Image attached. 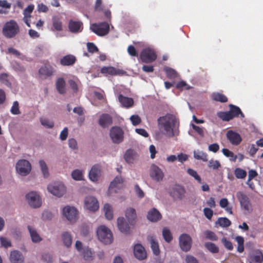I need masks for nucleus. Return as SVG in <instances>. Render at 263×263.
Masks as SVG:
<instances>
[{
	"instance_id": "69168bd1",
	"label": "nucleus",
	"mask_w": 263,
	"mask_h": 263,
	"mask_svg": "<svg viewBox=\"0 0 263 263\" xmlns=\"http://www.w3.org/2000/svg\"><path fill=\"white\" fill-rule=\"evenodd\" d=\"M87 47L88 51L91 53H93L99 50L97 47L92 43H88L87 44Z\"/></svg>"
},
{
	"instance_id": "13d9d810",
	"label": "nucleus",
	"mask_w": 263,
	"mask_h": 263,
	"mask_svg": "<svg viewBox=\"0 0 263 263\" xmlns=\"http://www.w3.org/2000/svg\"><path fill=\"white\" fill-rule=\"evenodd\" d=\"M130 120L134 126H136L141 122V119L138 115L132 116L130 118Z\"/></svg>"
},
{
	"instance_id": "aec40b11",
	"label": "nucleus",
	"mask_w": 263,
	"mask_h": 263,
	"mask_svg": "<svg viewBox=\"0 0 263 263\" xmlns=\"http://www.w3.org/2000/svg\"><path fill=\"white\" fill-rule=\"evenodd\" d=\"M101 173V166L99 164H95L91 167L89 173V178L92 181H97Z\"/></svg>"
},
{
	"instance_id": "5701e85b",
	"label": "nucleus",
	"mask_w": 263,
	"mask_h": 263,
	"mask_svg": "<svg viewBox=\"0 0 263 263\" xmlns=\"http://www.w3.org/2000/svg\"><path fill=\"white\" fill-rule=\"evenodd\" d=\"M112 123V118L107 114H102L99 120V125L103 128H105Z\"/></svg>"
},
{
	"instance_id": "9b49d317",
	"label": "nucleus",
	"mask_w": 263,
	"mask_h": 263,
	"mask_svg": "<svg viewBox=\"0 0 263 263\" xmlns=\"http://www.w3.org/2000/svg\"><path fill=\"white\" fill-rule=\"evenodd\" d=\"M149 176L153 180L159 182L163 180L164 175L162 171L158 166L153 164L151 166Z\"/></svg>"
},
{
	"instance_id": "0eeeda50",
	"label": "nucleus",
	"mask_w": 263,
	"mask_h": 263,
	"mask_svg": "<svg viewBox=\"0 0 263 263\" xmlns=\"http://www.w3.org/2000/svg\"><path fill=\"white\" fill-rule=\"evenodd\" d=\"M26 198L29 205L32 208H38L42 205L41 198L35 192H30L26 194Z\"/></svg>"
},
{
	"instance_id": "5fc2aeb1",
	"label": "nucleus",
	"mask_w": 263,
	"mask_h": 263,
	"mask_svg": "<svg viewBox=\"0 0 263 263\" xmlns=\"http://www.w3.org/2000/svg\"><path fill=\"white\" fill-rule=\"evenodd\" d=\"M213 99L214 100L217 101H220L221 102H226L227 101V98L224 95L220 93H216L213 95Z\"/></svg>"
},
{
	"instance_id": "4d7b16f0",
	"label": "nucleus",
	"mask_w": 263,
	"mask_h": 263,
	"mask_svg": "<svg viewBox=\"0 0 263 263\" xmlns=\"http://www.w3.org/2000/svg\"><path fill=\"white\" fill-rule=\"evenodd\" d=\"M102 73H108L110 75H114L115 72V68L113 67H103L101 70Z\"/></svg>"
},
{
	"instance_id": "b1692460",
	"label": "nucleus",
	"mask_w": 263,
	"mask_h": 263,
	"mask_svg": "<svg viewBox=\"0 0 263 263\" xmlns=\"http://www.w3.org/2000/svg\"><path fill=\"white\" fill-rule=\"evenodd\" d=\"M118 100L124 107L129 108L133 106L134 100L132 98L126 97L120 94L118 96Z\"/></svg>"
},
{
	"instance_id": "6e6d98bb",
	"label": "nucleus",
	"mask_w": 263,
	"mask_h": 263,
	"mask_svg": "<svg viewBox=\"0 0 263 263\" xmlns=\"http://www.w3.org/2000/svg\"><path fill=\"white\" fill-rule=\"evenodd\" d=\"M167 76L170 78H175L177 76V72L173 69L166 67L164 68Z\"/></svg>"
},
{
	"instance_id": "dca6fc26",
	"label": "nucleus",
	"mask_w": 263,
	"mask_h": 263,
	"mask_svg": "<svg viewBox=\"0 0 263 263\" xmlns=\"http://www.w3.org/2000/svg\"><path fill=\"white\" fill-rule=\"evenodd\" d=\"M226 136L230 143L234 145H238L242 141L240 135L232 130L228 131Z\"/></svg>"
},
{
	"instance_id": "a211bd4d",
	"label": "nucleus",
	"mask_w": 263,
	"mask_h": 263,
	"mask_svg": "<svg viewBox=\"0 0 263 263\" xmlns=\"http://www.w3.org/2000/svg\"><path fill=\"white\" fill-rule=\"evenodd\" d=\"M117 226L120 231L123 233L129 234L130 227L126 220L123 217H119L117 219Z\"/></svg>"
},
{
	"instance_id": "052dcab7",
	"label": "nucleus",
	"mask_w": 263,
	"mask_h": 263,
	"mask_svg": "<svg viewBox=\"0 0 263 263\" xmlns=\"http://www.w3.org/2000/svg\"><path fill=\"white\" fill-rule=\"evenodd\" d=\"M221 241L224 246L225 248L229 250H232L233 248V245L231 241L227 240L226 238L223 237L221 239Z\"/></svg>"
},
{
	"instance_id": "4468645a",
	"label": "nucleus",
	"mask_w": 263,
	"mask_h": 263,
	"mask_svg": "<svg viewBox=\"0 0 263 263\" xmlns=\"http://www.w3.org/2000/svg\"><path fill=\"white\" fill-rule=\"evenodd\" d=\"M85 206L90 211H95L99 209L98 201L95 197L87 196L84 200Z\"/></svg>"
},
{
	"instance_id": "4be33fe9",
	"label": "nucleus",
	"mask_w": 263,
	"mask_h": 263,
	"mask_svg": "<svg viewBox=\"0 0 263 263\" xmlns=\"http://www.w3.org/2000/svg\"><path fill=\"white\" fill-rule=\"evenodd\" d=\"M10 260L11 263H24V258L20 252L13 251L10 254Z\"/></svg>"
},
{
	"instance_id": "2eb2a0df",
	"label": "nucleus",
	"mask_w": 263,
	"mask_h": 263,
	"mask_svg": "<svg viewBox=\"0 0 263 263\" xmlns=\"http://www.w3.org/2000/svg\"><path fill=\"white\" fill-rule=\"evenodd\" d=\"M110 136L114 143H119L123 139L122 130L120 127H112L110 130Z\"/></svg>"
},
{
	"instance_id": "680f3d73",
	"label": "nucleus",
	"mask_w": 263,
	"mask_h": 263,
	"mask_svg": "<svg viewBox=\"0 0 263 263\" xmlns=\"http://www.w3.org/2000/svg\"><path fill=\"white\" fill-rule=\"evenodd\" d=\"M203 213L204 216L206 217V218L208 219L211 220L213 215V211L211 209L208 208H205L203 209Z\"/></svg>"
},
{
	"instance_id": "f257e3e1",
	"label": "nucleus",
	"mask_w": 263,
	"mask_h": 263,
	"mask_svg": "<svg viewBox=\"0 0 263 263\" xmlns=\"http://www.w3.org/2000/svg\"><path fill=\"white\" fill-rule=\"evenodd\" d=\"M158 127L160 132L169 137H174L177 133L179 122L176 117L171 114H167L157 119Z\"/></svg>"
},
{
	"instance_id": "7c9ffc66",
	"label": "nucleus",
	"mask_w": 263,
	"mask_h": 263,
	"mask_svg": "<svg viewBox=\"0 0 263 263\" xmlns=\"http://www.w3.org/2000/svg\"><path fill=\"white\" fill-rule=\"evenodd\" d=\"M147 239L151 243V248L154 254L156 255H158L160 253V250L159 248L158 243L155 241V239L153 236H148Z\"/></svg>"
},
{
	"instance_id": "393cba45",
	"label": "nucleus",
	"mask_w": 263,
	"mask_h": 263,
	"mask_svg": "<svg viewBox=\"0 0 263 263\" xmlns=\"http://www.w3.org/2000/svg\"><path fill=\"white\" fill-rule=\"evenodd\" d=\"M137 157V153L130 149L127 150L124 156L125 161L128 164L133 163Z\"/></svg>"
},
{
	"instance_id": "338daca9",
	"label": "nucleus",
	"mask_w": 263,
	"mask_h": 263,
	"mask_svg": "<svg viewBox=\"0 0 263 263\" xmlns=\"http://www.w3.org/2000/svg\"><path fill=\"white\" fill-rule=\"evenodd\" d=\"M42 217L44 220H50L53 218V214L51 212L46 211L43 213Z\"/></svg>"
},
{
	"instance_id": "4c0bfd02",
	"label": "nucleus",
	"mask_w": 263,
	"mask_h": 263,
	"mask_svg": "<svg viewBox=\"0 0 263 263\" xmlns=\"http://www.w3.org/2000/svg\"><path fill=\"white\" fill-rule=\"evenodd\" d=\"M39 164L44 177L47 178L49 176V173L46 162L41 160L39 161Z\"/></svg>"
},
{
	"instance_id": "cd10ccee",
	"label": "nucleus",
	"mask_w": 263,
	"mask_h": 263,
	"mask_svg": "<svg viewBox=\"0 0 263 263\" xmlns=\"http://www.w3.org/2000/svg\"><path fill=\"white\" fill-rule=\"evenodd\" d=\"M82 23L80 22H76L70 20L69 22L68 27L72 33H77L81 31Z\"/></svg>"
},
{
	"instance_id": "a18cd8bd",
	"label": "nucleus",
	"mask_w": 263,
	"mask_h": 263,
	"mask_svg": "<svg viewBox=\"0 0 263 263\" xmlns=\"http://www.w3.org/2000/svg\"><path fill=\"white\" fill-rule=\"evenodd\" d=\"M52 23H53V26L56 30H57V31L62 30V23L58 17H57L56 16L53 17H52Z\"/></svg>"
},
{
	"instance_id": "e2e57ef3",
	"label": "nucleus",
	"mask_w": 263,
	"mask_h": 263,
	"mask_svg": "<svg viewBox=\"0 0 263 263\" xmlns=\"http://www.w3.org/2000/svg\"><path fill=\"white\" fill-rule=\"evenodd\" d=\"M208 166L210 167L213 168L214 170H216L220 166V164L217 160L214 161L211 160L209 161Z\"/></svg>"
},
{
	"instance_id": "f3484780",
	"label": "nucleus",
	"mask_w": 263,
	"mask_h": 263,
	"mask_svg": "<svg viewBox=\"0 0 263 263\" xmlns=\"http://www.w3.org/2000/svg\"><path fill=\"white\" fill-rule=\"evenodd\" d=\"M134 253L136 258L139 260L145 259L146 257V253L144 248L139 243L135 245L134 248Z\"/></svg>"
},
{
	"instance_id": "58836bf2",
	"label": "nucleus",
	"mask_w": 263,
	"mask_h": 263,
	"mask_svg": "<svg viewBox=\"0 0 263 263\" xmlns=\"http://www.w3.org/2000/svg\"><path fill=\"white\" fill-rule=\"evenodd\" d=\"M231 224V222L227 218H219L215 222V224H218L222 227H228Z\"/></svg>"
},
{
	"instance_id": "79ce46f5",
	"label": "nucleus",
	"mask_w": 263,
	"mask_h": 263,
	"mask_svg": "<svg viewBox=\"0 0 263 263\" xmlns=\"http://www.w3.org/2000/svg\"><path fill=\"white\" fill-rule=\"evenodd\" d=\"M234 174L238 179H244L247 176V172L240 168H236Z\"/></svg>"
},
{
	"instance_id": "6e6552de",
	"label": "nucleus",
	"mask_w": 263,
	"mask_h": 263,
	"mask_svg": "<svg viewBox=\"0 0 263 263\" xmlns=\"http://www.w3.org/2000/svg\"><path fill=\"white\" fill-rule=\"evenodd\" d=\"M90 28L97 35L104 36L108 34L109 26L107 23L103 22L99 24H93Z\"/></svg>"
},
{
	"instance_id": "c03bdc74",
	"label": "nucleus",
	"mask_w": 263,
	"mask_h": 263,
	"mask_svg": "<svg viewBox=\"0 0 263 263\" xmlns=\"http://www.w3.org/2000/svg\"><path fill=\"white\" fill-rule=\"evenodd\" d=\"M194 157L195 159L197 160H202L203 161H207V155L202 152H197L194 151Z\"/></svg>"
},
{
	"instance_id": "bf43d9fd",
	"label": "nucleus",
	"mask_w": 263,
	"mask_h": 263,
	"mask_svg": "<svg viewBox=\"0 0 263 263\" xmlns=\"http://www.w3.org/2000/svg\"><path fill=\"white\" fill-rule=\"evenodd\" d=\"M68 145L72 149L77 150L78 149V144L76 140L74 138L69 139Z\"/></svg>"
},
{
	"instance_id": "72a5a7b5",
	"label": "nucleus",
	"mask_w": 263,
	"mask_h": 263,
	"mask_svg": "<svg viewBox=\"0 0 263 263\" xmlns=\"http://www.w3.org/2000/svg\"><path fill=\"white\" fill-rule=\"evenodd\" d=\"M39 73L41 76L44 77L50 76L52 74L53 70L52 68L50 67L45 66L41 67L39 70Z\"/></svg>"
},
{
	"instance_id": "39448f33",
	"label": "nucleus",
	"mask_w": 263,
	"mask_h": 263,
	"mask_svg": "<svg viewBox=\"0 0 263 263\" xmlns=\"http://www.w3.org/2000/svg\"><path fill=\"white\" fill-rule=\"evenodd\" d=\"M236 196L239 200L241 208L245 211V214H250L252 212L253 209L248 197L241 192H238Z\"/></svg>"
},
{
	"instance_id": "f03ea898",
	"label": "nucleus",
	"mask_w": 263,
	"mask_h": 263,
	"mask_svg": "<svg viewBox=\"0 0 263 263\" xmlns=\"http://www.w3.org/2000/svg\"><path fill=\"white\" fill-rule=\"evenodd\" d=\"M20 31L19 27L16 22L13 20L7 22L3 29L4 35L8 38L14 37Z\"/></svg>"
},
{
	"instance_id": "ea45409f",
	"label": "nucleus",
	"mask_w": 263,
	"mask_h": 263,
	"mask_svg": "<svg viewBox=\"0 0 263 263\" xmlns=\"http://www.w3.org/2000/svg\"><path fill=\"white\" fill-rule=\"evenodd\" d=\"M217 116L223 121H229L233 119L231 112L229 111L226 112H219L217 114Z\"/></svg>"
},
{
	"instance_id": "423d86ee",
	"label": "nucleus",
	"mask_w": 263,
	"mask_h": 263,
	"mask_svg": "<svg viewBox=\"0 0 263 263\" xmlns=\"http://www.w3.org/2000/svg\"><path fill=\"white\" fill-rule=\"evenodd\" d=\"M16 170L21 176H27L31 170V164L28 160H20L16 164Z\"/></svg>"
},
{
	"instance_id": "bb28decb",
	"label": "nucleus",
	"mask_w": 263,
	"mask_h": 263,
	"mask_svg": "<svg viewBox=\"0 0 263 263\" xmlns=\"http://www.w3.org/2000/svg\"><path fill=\"white\" fill-rule=\"evenodd\" d=\"M263 261V254L259 250L255 251L250 257V263H261Z\"/></svg>"
},
{
	"instance_id": "7ed1b4c3",
	"label": "nucleus",
	"mask_w": 263,
	"mask_h": 263,
	"mask_svg": "<svg viewBox=\"0 0 263 263\" xmlns=\"http://www.w3.org/2000/svg\"><path fill=\"white\" fill-rule=\"evenodd\" d=\"M99 239L105 244H110L112 242V233L109 229L104 226H100L97 230Z\"/></svg>"
},
{
	"instance_id": "09e8293b",
	"label": "nucleus",
	"mask_w": 263,
	"mask_h": 263,
	"mask_svg": "<svg viewBox=\"0 0 263 263\" xmlns=\"http://www.w3.org/2000/svg\"><path fill=\"white\" fill-rule=\"evenodd\" d=\"M72 178L76 180H83V174L79 170H75L71 173Z\"/></svg>"
},
{
	"instance_id": "e433bc0d",
	"label": "nucleus",
	"mask_w": 263,
	"mask_h": 263,
	"mask_svg": "<svg viewBox=\"0 0 263 263\" xmlns=\"http://www.w3.org/2000/svg\"><path fill=\"white\" fill-rule=\"evenodd\" d=\"M104 211L106 218L108 220H111L113 218V212L111 206L108 203H105L104 205Z\"/></svg>"
},
{
	"instance_id": "864d4df0",
	"label": "nucleus",
	"mask_w": 263,
	"mask_h": 263,
	"mask_svg": "<svg viewBox=\"0 0 263 263\" xmlns=\"http://www.w3.org/2000/svg\"><path fill=\"white\" fill-rule=\"evenodd\" d=\"M0 241L1 245L5 248L11 247L12 246L11 241L6 237H1Z\"/></svg>"
},
{
	"instance_id": "c756f323",
	"label": "nucleus",
	"mask_w": 263,
	"mask_h": 263,
	"mask_svg": "<svg viewBox=\"0 0 263 263\" xmlns=\"http://www.w3.org/2000/svg\"><path fill=\"white\" fill-rule=\"evenodd\" d=\"M76 58L72 55H67L61 59L60 63L62 65L69 66L76 62Z\"/></svg>"
},
{
	"instance_id": "37998d69",
	"label": "nucleus",
	"mask_w": 263,
	"mask_h": 263,
	"mask_svg": "<svg viewBox=\"0 0 263 263\" xmlns=\"http://www.w3.org/2000/svg\"><path fill=\"white\" fill-rule=\"evenodd\" d=\"M204 234L205 236V238L207 239L212 240V241H216L218 240V237L215 234V233L212 231L210 230H206L204 231Z\"/></svg>"
},
{
	"instance_id": "20e7f679",
	"label": "nucleus",
	"mask_w": 263,
	"mask_h": 263,
	"mask_svg": "<svg viewBox=\"0 0 263 263\" xmlns=\"http://www.w3.org/2000/svg\"><path fill=\"white\" fill-rule=\"evenodd\" d=\"M49 192L58 197L63 196L66 192V187L61 182H54L49 184L47 186Z\"/></svg>"
},
{
	"instance_id": "603ef678",
	"label": "nucleus",
	"mask_w": 263,
	"mask_h": 263,
	"mask_svg": "<svg viewBox=\"0 0 263 263\" xmlns=\"http://www.w3.org/2000/svg\"><path fill=\"white\" fill-rule=\"evenodd\" d=\"M11 112L13 115H20L21 111L19 109V104L17 101H14L11 109Z\"/></svg>"
},
{
	"instance_id": "3c124183",
	"label": "nucleus",
	"mask_w": 263,
	"mask_h": 263,
	"mask_svg": "<svg viewBox=\"0 0 263 263\" xmlns=\"http://www.w3.org/2000/svg\"><path fill=\"white\" fill-rule=\"evenodd\" d=\"M187 173L191 176L194 178V179L197 180L199 183H202V180L201 177L198 175L196 171L192 169L188 168L187 170Z\"/></svg>"
},
{
	"instance_id": "412c9836",
	"label": "nucleus",
	"mask_w": 263,
	"mask_h": 263,
	"mask_svg": "<svg viewBox=\"0 0 263 263\" xmlns=\"http://www.w3.org/2000/svg\"><path fill=\"white\" fill-rule=\"evenodd\" d=\"M125 217L130 225L134 226L136 223L137 214L134 209L132 208H127L125 211Z\"/></svg>"
},
{
	"instance_id": "9d476101",
	"label": "nucleus",
	"mask_w": 263,
	"mask_h": 263,
	"mask_svg": "<svg viewBox=\"0 0 263 263\" xmlns=\"http://www.w3.org/2000/svg\"><path fill=\"white\" fill-rule=\"evenodd\" d=\"M63 215L68 220L75 222L77 219L78 211L73 206L69 205L65 206L63 209Z\"/></svg>"
},
{
	"instance_id": "0e129e2a",
	"label": "nucleus",
	"mask_w": 263,
	"mask_h": 263,
	"mask_svg": "<svg viewBox=\"0 0 263 263\" xmlns=\"http://www.w3.org/2000/svg\"><path fill=\"white\" fill-rule=\"evenodd\" d=\"M83 257L85 260H89L91 258L92 253L90 250L88 248H85L83 252Z\"/></svg>"
},
{
	"instance_id": "49530a36",
	"label": "nucleus",
	"mask_w": 263,
	"mask_h": 263,
	"mask_svg": "<svg viewBox=\"0 0 263 263\" xmlns=\"http://www.w3.org/2000/svg\"><path fill=\"white\" fill-rule=\"evenodd\" d=\"M236 240L237 241L238 243V247H237V251L239 253H241L244 251V247H243V243H244V239L242 237L238 236L235 238Z\"/></svg>"
},
{
	"instance_id": "2f4dec72",
	"label": "nucleus",
	"mask_w": 263,
	"mask_h": 263,
	"mask_svg": "<svg viewBox=\"0 0 263 263\" xmlns=\"http://www.w3.org/2000/svg\"><path fill=\"white\" fill-rule=\"evenodd\" d=\"M65 86L66 83L63 78H59L57 80L56 87L60 94L63 95L66 93Z\"/></svg>"
},
{
	"instance_id": "c9c22d12",
	"label": "nucleus",
	"mask_w": 263,
	"mask_h": 263,
	"mask_svg": "<svg viewBox=\"0 0 263 263\" xmlns=\"http://www.w3.org/2000/svg\"><path fill=\"white\" fill-rule=\"evenodd\" d=\"M162 236L165 241L168 243L173 239V236L170 230L167 227H164L162 230Z\"/></svg>"
},
{
	"instance_id": "a19ab883",
	"label": "nucleus",
	"mask_w": 263,
	"mask_h": 263,
	"mask_svg": "<svg viewBox=\"0 0 263 263\" xmlns=\"http://www.w3.org/2000/svg\"><path fill=\"white\" fill-rule=\"evenodd\" d=\"M123 182V179L121 176H117L111 182L109 190L111 191L112 189L118 186L119 184H121Z\"/></svg>"
},
{
	"instance_id": "8fccbe9b",
	"label": "nucleus",
	"mask_w": 263,
	"mask_h": 263,
	"mask_svg": "<svg viewBox=\"0 0 263 263\" xmlns=\"http://www.w3.org/2000/svg\"><path fill=\"white\" fill-rule=\"evenodd\" d=\"M40 122L42 125L48 128H52L54 126V122L49 119L41 118Z\"/></svg>"
},
{
	"instance_id": "1a4fd4ad",
	"label": "nucleus",
	"mask_w": 263,
	"mask_h": 263,
	"mask_svg": "<svg viewBox=\"0 0 263 263\" xmlns=\"http://www.w3.org/2000/svg\"><path fill=\"white\" fill-rule=\"evenodd\" d=\"M179 246L184 252L189 251L191 248L192 239L187 234H182L179 237Z\"/></svg>"
},
{
	"instance_id": "a878e982",
	"label": "nucleus",
	"mask_w": 263,
	"mask_h": 263,
	"mask_svg": "<svg viewBox=\"0 0 263 263\" xmlns=\"http://www.w3.org/2000/svg\"><path fill=\"white\" fill-rule=\"evenodd\" d=\"M27 228L29 232L31 240L34 243L40 242L42 240L34 228L30 226H28Z\"/></svg>"
},
{
	"instance_id": "f8f14e48",
	"label": "nucleus",
	"mask_w": 263,
	"mask_h": 263,
	"mask_svg": "<svg viewBox=\"0 0 263 263\" xmlns=\"http://www.w3.org/2000/svg\"><path fill=\"white\" fill-rule=\"evenodd\" d=\"M184 189L180 185H175L169 192L170 195L173 198L174 200H181L184 196Z\"/></svg>"
},
{
	"instance_id": "774afa93",
	"label": "nucleus",
	"mask_w": 263,
	"mask_h": 263,
	"mask_svg": "<svg viewBox=\"0 0 263 263\" xmlns=\"http://www.w3.org/2000/svg\"><path fill=\"white\" fill-rule=\"evenodd\" d=\"M8 75L7 73H3L0 76V81L7 86L10 85V83L7 79Z\"/></svg>"
},
{
	"instance_id": "473e14b6",
	"label": "nucleus",
	"mask_w": 263,
	"mask_h": 263,
	"mask_svg": "<svg viewBox=\"0 0 263 263\" xmlns=\"http://www.w3.org/2000/svg\"><path fill=\"white\" fill-rule=\"evenodd\" d=\"M229 111L231 112V114L232 115L233 118L234 117H238L239 115H240L241 117H244L243 113L238 107L232 104L229 105Z\"/></svg>"
},
{
	"instance_id": "f704fd0d",
	"label": "nucleus",
	"mask_w": 263,
	"mask_h": 263,
	"mask_svg": "<svg viewBox=\"0 0 263 263\" xmlns=\"http://www.w3.org/2000/svg\"><path fill=\"white\" fill-rule=\"evenodd\" d=\"M204 246L212 253H218L219 251V248L213 242H206L204 243Z\"/></svg>"
},
{
	"instance_id": "de8ad7c7",
	"label": "nucleus",
	"mask_w": 263,
	"mask_h": 263,
	"mask_svg": "<svg viewBox=\"0 0 263 263\" xmlns=\"http://www.w3.org/2000/svg\"><path fill=\"white\" fill-rule=\"evenodd\" d=\"M222 151L224 155L227 157H230L231 161H235L237 158V156L235 155L233 152L229 151L228 149L223 148Z\"/></svg>"
},
{
	"instance_id": "c85d7f7f",
	"label": "nucleus",
	"mask_w": 263,
	"mask_h": 263,
	"mask_svg": "<svg viewBox=\"0 0 263 263\" xmlns=\"http://www.w3.org/2000/svg\"><path fill=\"white\" fill-rule=\"evenodd\" d=\"M62 241L63 243V245L66 248L70 247L72 244V236L69 232H64L61 235Z\"/></svg>"
},
{
	"instance_id": "ddd939ff",
	"label": "nucleus",
	"mask_w": 263,
	"mask_h": 263,
	"mask_svg": "<svg viewBox=\"0 0 263 263\" xmlns=\"http://www.w3.org/2000/svg\"><path fill=\"white\" fill-rule=\"evenodd\" d=\"M140 58L143 62L148 63L155 61L156 59V55L154 51L147 48L144 49L140 55Z\"/></svg>"
},
{
	"instance_id": "6ab92c4d",
	"label": "nucleus",
	"mask_w": 263,
	"mask_h": 263,
	"mask_svg": "<svg viewBox=\"0 0 263 263\" xmlns=\"http://www.w3.org/2000/svg\"><path fill=\"white\" fill-rule=\"evenodd\" d=\"M147 218L151 222H156L161 219L162 215L158 210L153 208L148 212Z\"/></svg>"
}]
</instances>
